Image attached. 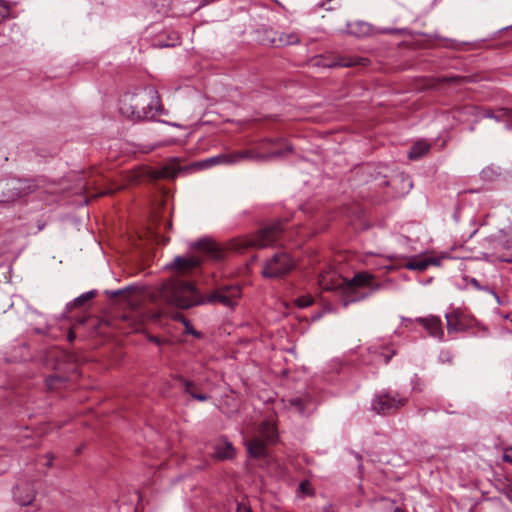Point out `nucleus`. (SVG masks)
Returning <instances> with one entry per match:
<instances>
[{
  "label": "nucleus",
  "instance_id": "72a5a7b5",
  "mask_svg": "<svg viewBox=\"0 0 512 512\" xmlns=\"http://www.w3.org/2000/svg\"><path fill=\"white\" fill-rule=\"evenodd\" d=\"M464 280L472 285L476 290H480L481 289V283L476 279V278H473V277H465Z\"/></svg>",
  "mask_w": 512,
  "mask_h": 512
},
{
  "label": "nucleus",
  "instance_id": "0eeeda50",
  "mask_svg": "<svg viewBox=\"0 0 512 512\" xmlns=\"http://www.w3.org/2000/svg\"><path fill=\"white\" fill-rule=\"evenodd\" d=\"M296 266L295 260L286 250H279L263 265L264 278H281L289 274Z\"/></svg>",
  "mask_w": 512,
  "mask_h": 512
},
{
  "label": "nucleus",
  "instance_id": "a18cd8bd",
  "mask_svg": "<svg viewBox=\"0 0 512 512\" xmlns=\"http://www.w3.org/2000/svg\"><path fill=\"white\" fill-rule=\"evenodd\" d=\"M392 32H393V30H391V29H385V30H383V33H392Z\"/></svg>",
  "mask_w": 512,
  "mask_h": 512
},
{
  "label": "nucleus",
  "instance_id": "37998d69",
  "mask_svg": "<svg viewBox=\"0 0 512 512\" xmlns=\"http://www.w3.org/2000/svg\"><path fill=\"white\" fill-rule=\"evenodd\" d=\"M171 226H172V224H171V222H169V221H166V222L164 223V227H165V229H170V228H171Z\"/></svg>",
  "mask_w": 512,
  "mask_h": 512
},
{
  "label": "nucleus",
  "instance_id": "4c0bfd02",
  "mask_svg": "<svg viewBox=\"0 0 512 512\" xmlns=\"http://www.w3.org/2000/svg\"><path fill=\"white\" fill-rule=\"evenodd\" d=\"M503 461L512 464V453L505 449L503 454Z\"/></svg>",
  "mask_w": 512,
  "mask_h": 512
},
{
  "label": "nucleus",
  "instance_id": "20e7f679",
  "mask_svg": "<svg viewBox=\"0 0 512 512\" xmlns=\"http://www.w3.org/2000/svg\"><path fill=\"white\" fill-rule=\"evenodd\" d=\"M269 148L265 152L253 153L252 151H238L230 153H222L216 156L205 159L201 162L202 167H211L215 165H233L240 163L246 159H274L284 156L287 152L291 151V146L287 143H268Z\"/></svg>",
  "mask_w": 512,
  "mask_h": 512
},
{
  "label": "nucleus",
  "instance_id": "2f4dec72",
  "mask_svg": "<svg viewBox=\"0 0 512 512\" xmlns=\"http://www.w3.org/2000/svg\"><path fill=\"white\" fill-rule=\"evenodd\" d=\"M130 290H131V287H130V286H127V287H125V288L118 289V290H113V291H108V290H107L105 293H106V295H108L109 297H111V298H115V297H118V296H120V295H122V294H124V293H126V292H128V291H130Z\"/></svg>",
  "mask_w": 512,
  "mask_h": 512
},
{
  "label": "nucleus",
  "instance_id": "423d86ee",
  "mask_svg": "<svg viewBox=\"0 0 512 512\" xmlns=\"http://www.w3.org/2000/svg\"><path fill=\"white\" fill-rule=\"evenodd\" d=\"M278 434L275 425L270 421H263L257 433L245 442L248 455L253 458H262L267 455L266 445L275 443Z\"/></svg>",
  "mask_w": 512,
  "mask_h": 512
},
{
  "label": "nucleus",
  "instance_id": "e433bc0d",
  "mask_svg": "<svg viewBox=\"0 0 512 512\" xmlns=\"http://www.w3.org/2000/svg\"><path fill=\"white\" fill-rule=\"evenodd\" d=\"M148 340H149L151 343H154V344H156V345H158V346H161V345H162V343H163V341H162L159 337L154 336V335H149V336H148Z\"/></svg>",
  "mask_w": 512,
  "mask_h": 512
},
{
  "label": "nucleus",
  "instance_id": "a211bd4d",
  "mask_svg": "<svg viewBox=\"0 0 512 512\" xmlns=\"http://www.w3.org/2000/svg\"><path fill=\"white\" fill-rule=\"evenodd\" d=\"M176 380L181 384L183 391L189 394L193 399L204 402L210 398L207 394L195 392L193 390L194 383L192 381H189L182 376H177Z\"/></svg>",
  "mask_w": 512,
  "mask_h": 512
},
{
  "label": "nucleus",
  "instance_id": "09e8293b",
  "mask_svg": "<svg viewBox=\"0 0 512 512\" xmlns=\"http://www.w3.org/2000/svg\"><path fill=\"white\" fill-rule=\"evenodd\" d=\"M506 450H508L510 453H512V446H511V447L506 448Z\"/></svg>",
  "mask_w": 512,
  "mask_h": 512
},
{
  "label": "nucleus",
  "instance_id": "7c9ffc66",
  "mask_svg": "<svg viewBox=\"0 0 512 512\" xmlns=\"http://www.w3.org/2000/svg\"><path fill=\"white\" fill-rule=\"evenodd\" d=\"M479 291H485V292H487V293L491 294V295L495 298L496 302H497L498 304H501L500 297H499V295L496 293V291H495V289H494L493 287H491V286H489V285H482V284H481V289H480Z\"/></svg>",
  "mask_w": 512,
  "mask_h": 512
},
{
  "label": "nucleus",
  "instance_id": "49530a36",
  "mask_svg": "<svg viewBox=\"0 0 512 512\" xmlns=\"http://www.w3.org/2000/svg\"><path fill=\"white\" fill-rule=\"evenodd\" d=\"M74 339V335L71 333L69 334V340L72 341Z\"/></svg>",
  "mask_w": 512,
  "mask_h": 512
},
{
  "label": "nucleus",
  "instance_id": "f8f14e48",
  "mask_svg": "<svg viewBox=\"0 0 512 512\" xmlns=\"http://www.w3.org/2000/svg\"><path fill=\"white\" fill-rule=\"evenodd\" d=\"M416 321L428 331L430 336L437 338L439 341L444 339V330L442 328V322L439 317L434 315L418 317L416 318Z\"/></svg>",
  "mask_w": 512,
  "mask_h": 512
},
{
  "label": "nucleus",
  "instance_id": "9d476101",
  "mask_svg": "<svg viewBox=\"0 0 512 512\" xmlns=\"http://www.w3.org/2000/svg\"><path fill=\"white\" fill-rule=\"evenodd\" d=\"M8 185L11 194L7 196L4 200H1V203L15 201L17 198L27 195L36 189V185L34 184V182L26 179H14L11 180V182Z\"/></svg>",
  "mask_w": 512,
  "mask_h": 512
},
{
  "label": "nucleus",
  "instance_id": "7ed1b4c3",
  "mask_svg": "<svg viewBox=\"0 0 512 512\" xmlns=\"http://www.w3.org/2000/svg\"><path fill=\"white\" fill-rule=\"evenodd\" d=\"M119 112L136 122L153 119L163 112V106L157 90L148 86L137 93L124 94L120 99Z\"/></svg>",
  "mask_w": 512,
  "mask_h": 512
},
{
  "label": "nucleus",
  "instance_id": "9b49d317",
  "mask_svg": "<svg viewBox=\"0 0 512 512\" xmlns=\"http://www.w3.org/2000/svg\"><path fill=\"white\" fill-rule=\"evenodd\" d=\"M196 248L201 250L207 258L214 261H222L225 257V250L216 242L208 239H201L196 243Z\"/></svg>",
  "mask_w": 512,
  "mask_h": 512
},
{
  "label": "nucleus",
  "instance_id": "de8ad7c7",
  "mask_svg": "<svg viewBox=\"0 0 512 512\" xmlns=\"http://www.w3.org/2000/svg\"><path fill=\"white\" fill-rule=\"evenodd\" d=\"M143 106H146V104H139V109L142 110Z\"/></svg>",
  "mask_w": 512,
  "mask_h": 512
},
{
  "label": "nucleus",
  "instance_id": "a19ab883",
  "mask_svg": "<svg viewBox=\"0 0 512 512\" xmlns=\"http://www.w3.org/2000/svg\"><path fill=\"white\" fill-rule=\"evenodd\" d=\"M429 261H431V265H438L440 260L438 258H427Z\"/></svg>",
  "mask_w": 512,
  "mask_h": 512
},
{
  "label": "nucleus",
  "instance_id": "b1692460",
  "mask_svg": "<svg viewBox=\"0 0 512 512\" xmlns=\"http://www.w3.org/2000/svg\"><path fill=\"white\" fill-rule=\"evenodd\" d=\"M501 175V168L494 165L485 167L480 173L481 179L487 182L496 181L501 177Z\"/></svg>",
  "mask_w": 512,
  "mask_h": 512
},
{
  "label": "nucleus",
  "instance_id": "aec40b11",
  "mask_svg": "<svg viewBox=\"0 0 512 512\" xmlns=\"http://www.w3.org/2000/svg\"><path fill=\"white\" fill-rule=\"evenodd\" d=\"M347 32L356 37H364L371 33V25L364 21L347 23Z\"/></svg>",
  "mask_w": 512,
  "mask_h": 512
},
{
  "label": "nucleus",
  "instance_id": "6ab92c4d",
  "mask_svg": "<svg viewBox=\"0 0 512 512\" xmlns=\"http://www.w3.org/2000/svg\"><path fill=\"white\" fill-rule=\"evenodd\" d=\"M485 117L492 118L497 122L504 121L505 128L507 130H512V111L507 108H502L497 113L487 111L485 113Z\"/></svg>",
  "mask_w": 512,
  "mask_h": 512
},
{
  "label": "nucleus",
  "instance_id": "4468645a",
  "mask_svg": "<svg viewBox=\"0 0 512 512\" xmlns=\"http://www.w3.org/2000/svg\"><path fill=\"white\" fill-rule=\"evenodd\" d=\"M199 266L200 261L195 257L176 256L173 262L167 265V268H176L179 274H186Z\"/></svg>",
  "mask_w": 512,
  "mask_h": 512
},
{
  "label": "nucleus",
  "instance_id": "bb28decb",
  "mask_svg": "<svg viewBox=\"0 0 512 512\" xmlns=\"http://www.w3.org/2000/svg\"><path fill=\"white\" fill-rule=\"evenodd\" d=\"M149 237L157 244L166 245L169 242V238L160 234L156 229L149 228Z\"/></svg>",
  "mask_w": 512,
  "mask_h": 512
},
{
  "label": "nucleus",
  "instance_id": "412c9836",
  "mask_svg": "<svg viewBox=\"0 0 512 512\" xmlns=\"http://www.w3.org/2000/svg\"><path fill=\"white\" fill-rule=\"evenodd\" d=\"M430 149V145L427 144L426 142L424 141H419V142H416L415 144H413L410 148V150L408 151V158L410 160H418L420 159L422 156H424L426 153H428Z\"/></svg>",
  "mask_w": 512,
  "mask_h": 512
},
{
  "label": "nucleus",
  "instance_id": "c756f323",
  "mask_svg": "<svg viewBox=\"0 0 512 512\" xmlns=\"http://www.w3.org/2000/svg\"><path fill=\"white\" fill-rule=\"evenodd\" d=\"M10 14V9L7 3L0 0V22L6 19Z\"/></svg>",
  "mask_w": 512,
  "mask_h": 512
},
{
  "label": "nucleus",
  "instance_id": "ea45409f",
  "mask_svg": "<svg viewBox=\"0 0 512 512\" xmlns=\"http://www.w3.org/2000/svg\"><path fill=\"white\" fill-rule=\"evenodd\" d=\"M157 45L160 47H169V46H174V43H164V42L159 41Z\"/></svg>",
  "mask_w": 512,
  "mask_h": 512
},
{
  "label": "nucleus",
  "instance_id": "dca6fc26",
  "mask_svg": "<svg viewBox=\"0 0 512 512\" xmlns=\"http://www.w3.org/2000/svg\"><path fill=\"white\" fill-rule=\"evenodd\" d=\"M288 407L294 409L300 415H306L308 413V408L312 403V398L310 396L304 397H293L288 399Z\"/></svg>",
  "mask_w": 512,
  "mask_h": 512
},
{
  "label": "nucleus",
  "instance_id": "393cba45",
  "mask_svg": "<svg viewBox=\"0 0 512 512\" xmlns=\"http://www.w3.org/2000/svg\"><path fill=\"white\" fill-rule=\"evenodd\" d=\"M96 293H97L96 290H90V291H87V292L81 294L80 296L76 297L72 303L67 304V309L70 310L72 307L83 306L87 301H89L90 299L95 297Z\"/></svg>",
  "mask_w": 512,
  "mask_h": 512
},
{
  "label": "nucleus",
  "instance_id": "a878e982",
  "mask_svg": "<svg viewBox=\"0 0 512 512\" xmlns=\"http://www.w3.org/2000/svg\"><path fill=\"white\" fill-rule=\"evenodd\" d=\"M314 490L308 480L301 481L298 487V497L313 496Z\"/></svg>",
  "mask_w": 512,
  "mask_h": 512
},
{
  "label": "nucleus",
  "instance_id": "f3484780",
  "mask_svg": "<svg viewBox=\"0 0 512 512\" xmlns=\"http://www.w3.org/2000/svg\"><path fill=\"white\" fill-rule=\"evenodd\" d=\"M235 449L231 442L220 440L214 450V457L220 460L231 459L234 456Z\"/></svg>",
  "mask_w": 512,
  "mask_h": 512
},
{
  "label": "nucleus",
  "instance_id": "8fccbe9b",
  "mask_svg": "<svg viewBox=\"0 0 512 512\" xmlns=\"http://www.w3.org/2000/svg\"><path fill=\"white\" fill-rule=\"evenodd\" d=\"M394 512H403L401 509L397 508Z\"/></svg>",
  "mask_w": 512,
  "mask_h": 512
},
{
  "label": "nucleus",
  "instance_id": "f257e3e1",
  "mask_svg": "<svg viewBox=\"0 0 512 512\" xmlns=\"http://www.w3.org/2000/svg\"><path fill=\"white\" fill-rule=\"evenodd\" d=\"M161 298L169 305L180 309H189L205 303H220L225 307L234 308L237 299L241 296L239 285H223L212 291L206 299H199L194 284L187 281L170 279L163 283Z\"/></svg>",
  "mask_w": 512,
  "mask_h": 512
},
{
  "label": "nucleus",
  "instance_id": "f704fd0d",
  "mask_svg": "<svg viewBox=\"0 0 512 512\" xmlns=\"http://www.w3.org/2000/svg\"><path fill=\"white\" fill-rule=\"evenodd\" d=\"M61 380H62V378L59 376H50L46 379V384H47L48 388L52 389L55 387V382L61 381Z\"/></svg>",
  "mask_w": 512,
  "mask_h": 512
},
{
  "label": "nucleus",
  "instance_id": "2eb2a0df",
  "mask_svg": "<svg viewBox=\"0 0 512 512\" xmlns=\"http://www.w3.org/2000/svg\"><path fill=\"white\" fill-rule=\"evenodd\" d=\"M15 501L21 506L31 505L35 499L36 492L30 485L16 486L13 491Z\"/></svg>",
  "mask_w": 512,
  "mask_h": 512
},
{
  "label": "nucleus",
  "instance_id": "6e6552de",
  "mask_svg": "<svg viewBox=\"0 0 512 512\" xmlns=\"http://www.w3.org/2000/svg\"><path fill=\"white\" fill-rule=\"evenodd\" d=\"M407 403V398L398 392L382 390L374 395L371 401V409L380 415L395 413Z\"/></svg>",
  "mask_w": 512,
  "mask_h": 512
},
{
  "label": "nucleus",
  "instance_id": "79ce46f5",
  "mask_svg": "<svg viewBox=\"0 0 512 512\" xmlns=\"http://www.w3.org/2000/svg\"><path fill=\"white\" fill-rule=\"evenodd\" d=\"M417 412L421 416H425V414H426V412H425V410L423 408H419Z\"/></svg>",
  "mask_w": 512,
  "mask_h": 512
},
{
  "label": "nucleus",
  "instance_id": "cd10ccee",
  "mask_svg": "<svg viewBox=\"0 0 512 512\" xmlns=\"http://www.w3.org/2000/svg\"><path fill=\"white\" fill-rule=\"evenodd\" d=\"M367 63H368V60L366 58L354 57V58H350L346 62H342L340 65L344 66V67H351V66H357V65L365 66Z\"/></svg>",
  "mask_w": 512,
  "mask_h": 512
},
{
  "label": "nucleus",
  "instance_id": "58836bf2",
  "mask_svg": "<svg viewBox=\"0 0 512 512\" xmlns=\"http://www.w3.org/2000/svg\"><path fill=\"white\" fill-rule=\"evenodd\" d=\"M46 457H47V459H48V460H47V463H46V466H47V467H51V466H52V461H53V458H54V457H53V455H52V454H47V455H46Z\"/></svg>",
  "mask_w": 512,
  "mask_h": 512
},
{
  "label": "nucleus",
  "instance_id": "1a4fd4ad",
  "mask_svg": "<svg viewBox=\"0 0 512 512\" xmlns=\"http://www.w3.org/2000/svg\"><path fill=\"white\" fill-rule=\"evenodd\" d=\"M395 354L396 351L389 346L373 345L367 348L366 354L361 356V363L377 368L380 364H387Z\"/></svg>",
  "mask_w": 512,
  "mask_h": 512
},
{
  "label": "nucleus",
  "instance_id": "c85d7f7f",
  "mask_svg": "<svg viewBox=\"0 0 512 512\" xmlns=\"http://www.w3.org/2000/svg\"><path fill=\"white\" fill-rule=\"evenodd\" d=\"M313 303V298L309 295L300 296L296 299L299 308H307Z\"/></svg>",
  "mask_w": 512,
  "mask_h": 512
},
{
  "label": "nucleus",
  "instance_id": "4be33fe9",
  "mask_svg": "<svg viewBox=\"0 0 512 512\" xmlns=\"http://www.w3.org/2000/svg\"><path fill=\"white\" fill-rule=\"evenodd\" d=\"M430 265L431 261L426 258H411L403 264V267L409 270L422 272L426 270Z\"/></svg>",
  "mask_w": 512,
  "mask_h": 512
},
{
  "label": "nucleus",
  "instance_id": "c03bdc74",
  "mask_svg": "<svg viewBox=\"0 0 512 512\" xmlns=\"http://www.w3.org/2000/svg\"><path fill=\"white\" fill-rule=\"evenodd\" d=\"M301 211H302V213H305V214H306V213H308V211H309V207H306V206H305V207H302V208H301Z\"/></svg>",
  "mask_w": 512,
  "mask_h": 512
},
{
  "label": "nucleus",
  "instance_id": "39448f33",
  "mask_svg": "<svg viewBox=\"0 0 512 512\" xmlns=\"http://www.w3.org/2000/svg\"><path fill=\"white\" fill-rule=\"evenodd\" d=\"M286 224L287 219H284L262 227L247 241V245L255 248H266L282 240H291L292 235Z\"/></svg>",
  "mask_w": 512,
  "mask_h": 512
},
{
  "label": "nucleus",
  "instance_id": "c9c22d12",
  "mask_svg": "<svg viewBox=\"0 0 512 512\" xmlns=\"http://www.w3.org/2000/svg\"><path fill=\"white\" fill-rule=\"evenodd\" d=\"M237 512H253L251 507L245 503L237 504Z\"/></svg>",
  "mask_w": 512,
  "mask_h": 512
},
{
  "label": "nucleus",
  "instance_id": "f03ea898",
  "mask_svg": "<svg viewBox=\"0 0 512 512\" xmlns=\"http://www.w3.org/2000/svg\"><path fill=\"white\" fill-rule=\"evenodd\" d=\"M318 284L323 290H343V305L362 301L380 289L373 276L367 272L357 273L350 281L343 278L331 266H325L318 272Z\"/></svg>",
  "mask_w": 512,
  "mask_h": 512
},
{
  "label": "nucleus",
  "instance_id": "473e14b6",
  "mask_svg": "<svg viewBox=\"0 0 512 512\" xmlns=\"http://www.w3.org/2000/svg\"><path fill=\"white\" fill-rule=\"evenodd\" d=\"M183 323L185 325L186 333H189V334L195 336L196 338L201 337V333L198 332L197 330H195L186 319H183Z\"/></svg>",
  "mask_w": 512,
  "mask_h": 512
},
{
  "label": "nucleus",
  "instance_id": "ddd939ff",
  "mask_svg": "<svg viewBox=\"0 0 512 512\" xmlns=\"http://www.w3.org/2000/svg\"><path fill=\"white\" fill-rule=\"evenodd\" d=\"M445 319L448 333L462 332L467 329L463 314L459 309H454L452 312L446 313Z\"/></svg>",
  "mask_w": 512,
  "mask_h": 512
},
{
  "label": "nucleus",
  "instance_id": "5701e85b",
  "mask_svg": "<svg viewBox=\"0 0 512 512\" xmlns=\"http://www.w3.org/2000/svg\"><path fill=\"white\" fill-rule=\"evenodd\" d=\"M273 42L278 45H294L300 42V37L296 32H281L277 39H273Z\"/></svg>",
  "mask_w": 512,
  "mask_h": 512
}]
</instances>
